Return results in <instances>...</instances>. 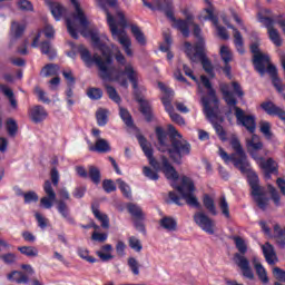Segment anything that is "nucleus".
Returning a JSON list of instances; mask_svg holds the SVG:
<instances>
[{"label":"nucleus","mask_w":285,"mask_h":285,"mask_svg":"<svg viewBox=\"0 0 285 285\" xmlns=\"http://www.w3.org/2000/svg\"><path fill=\"white\" fill-rule=\"evenodd\" d=\"M233 240L235 242V246L238 250V253L234 255L235 264L243 272V277H246L247 279H255V274L250 268V262L248 258H246V256H244L246 253H248V246L246 245V242L239 236H234Z\"/></svg>","instance_id":"9d476101"},{"label":"nucleus","mask_w":285,"mask_h":285,"mask_svg":"<svg viewBox=\"0 0 285 285\" xmlns=\"http://www.w3.org/2000/svg\"><path fill=\"white\" fill-rule=\"evenodd\" d=\"M158 88L161 92L165 94V97L161 98L165 110L169 114V117L175 114V108L173 107L170 97H174L175 92L168 88L164 82H158Z\"/></svg>","instance_id":"f3484780"},{"label":"nucleus","mask_w":285,"mask_h":285,"mask_svg":"<svg viewBox=\"0 0 285 285\" xmlns=\"http://www.w3.org/2000/svg\"><path fill=\"white\" fill-rule=\"evenodd\" d=\"M102 188L105 193H115V190H117V186L115 185V181H112L111 179H105L102 181Z\"/></svg>","instance_id":"680f3d73"},{"label":"nucleus","mask_w":285,"mask_h":285,"mask_svg":"<svg viewBox=\"0 0 285 285\" xmlns=\"http://www.w3.org/2000/svg\"><path fill=\"white\" fill-rule=\"evenodd\" d=\"M255 161H257L259 168L265 171L266 179H271V175L277 173V163L273 158L266 160L264 157L258 156V159H255Z\"/></svg>","instance_id":"6ab92c4d"},{"label":"nucleus","mask_w":285,"mask_h":285,"mask_svg":"<svg viewBox=\"0 0 285 285\" xmlns=\"http://www.w3.org/2000/svg\"><path fill=\"white\" fill-rule=\"evenodd\" d=\"M203 205L205 206L206 210L210 213V215H217V207L215 206V199H213L210 195L205 194L203 196Z\"/></svg>","instance_id":"f704fd0d"},{"label":"nucleus","mask_w":285,"mask_h":285,"mask_svg":"<svg viewBox=\"0 0 285 285\" xmlns=\"http://www.w3.org/2000/svg\"><path fill=\"white\" fill-rule=\"evenodd\" d=\"M165 6L161 4V0H157L156 6L160 12H164L167 19L173 21L174 28H177L183 35V37H190V26L194 24V17L190 13L186 14V20L175 18V7H173V0H164Z\"/></svg>","instance_id":"6e6552de"},{"label":"nucleus","mask_w":285,"mask_h":285,"mask_svg":"<svg viewBox=\"0 0 285 285\" xmlns=\"http://www.w3.org/2000/svg\"><path fill=\"white\" fill-rule=\"evenodd\" d=\"M23 32H26V24H21L17 21L11 22V37L13 41L21 39V37H23Z\"/></svg>","instance_id":"7c9ffc66"},{"label":"nucleus","mask_w":285,"mask_h":285,"mask_svg":"<svg viewBox=\"0 0 285 285\" xmlns=\"http://www.w3.org/2000/svg\"><path fill=\"white\" fill-rule=\"evenodd\" d=\"M0 90L4 97L9 98V101L13 108H17V99L14 98V91L8 86L0 83Z\"/></svg>","instance_id":"58836bf2"},{"label":"nucleus","mask_w":285,"mask_h":285,"mask_svg":"<svg viewBox=\"0 0 285 285\" xmlns=\"http://www.w3.org/2000/svg\"><path fill=\"white\" fill-rule=\"evenodd\" d=\"M115 59H116L117 63H119V66H125V67H124V69H121V67H119L118 69H115V67H108V70H111L112 77H117V75L120 71L124 72V70H126V66H131V68H134V70H135V66H132V63L126 62V56H124V53H121V51H118L115 55Z\"/></svg>","instance_id":"b1692460"},{"label":"nucleus","mask_w":285,"mask_h":285,"mask_svg":"<svg viewBox=\"0 0 285 285\" xmlns=\"http://www.w3.org/2000/svg\"><path fill=\"white\" fill-rule=\"evenodd\" d=\"M18 250L22 254L26 255V257H38L39 256V249L33 246H21L18 247Z\"/></svg>","instance_id":"37998d69"},{"label":"nucleus","mask_w":285,"mask_h":285,"mask_svg":"<svg viewBox=\"0 0 285 285\" xmlns=\"http://www.w3.org/2000/svg\"><path fill=\"white\" fill-rule=\"evenodd\" d=\"M218 206L227 219H230V208L228 207V202L226 200V196H222L218 202Z\"/></svg>","instance_id":"09e8293b"},{"label":"nucleus","mask_w":285,"mask_h":285,"mask_svg":"<svg viewBox=\"0 0 285 285\" xmlns=\"http://www.w3.org/2000/svg\"><path fill=\"white\" fill-rule=\"evenodd\" d=\"M207 119L210 120V122L214 126V130L216 131V134L218 135L219 139H222V141H226V130H224V127L219 124H224V118L222 116H219V105H217V112L214 116H208L207 114H205ZM219 121V124L217 122Z\"/></svg>","instance_id":"a211bd4d"},{"label":"nucleus","mask_w":285,"mask_h":285,"mask_svg":"<svg viewBox=\"0 0 285 285\" xmlns=\"http://www.w3.org/2000/svg\"><path fill=\"white\" fill-rule=\"evenodd\" d=\"M18 7L23 12H32V10H35V8L32 7V2H30L29 0H20L18 2Z\"/></svg>","instance_id":"0e129e2a"},{"label":"nucleus","mask_w":285,"mask_h":285,"mask_svg":"<svg viewBox=\"0 0 285 285\" xmlns=\"http://www.w3.org/2000/svg\"><path fill=\"white\" fill-rule=\"evenodd\" d=\"M88 177L96 185L101 184V171L95 166H89Z\"/></svg>","instance_id":"ea45409f"},{"label":"nucleus","mask_w":285,"mask_h":285,"mask_svg":"<svg viewBox=\"0 0 285 285\" xmlns=\"http://www.w3.org/2000/svg\"><path fill=\"white\" fill-rule=\"evenodd\" d=\"M235 117L238 124H242L246 130L250 132V135H255V130H257V124L255 122V116L246 115L242 108L235 106Z\"/></svg>","instance_id":"4468645a"},{"label":"nucleus","mask_w":285,"mask_h":285,"mask_svg":"<svg viewBox=\"0 0 285 285\" xmlns=\"http://www.w3.org/2000/svg\"><path fill=\"white\" fill-rule=\"evenodd\" d=\"M138 141L151 168H154L155 170H163L166 179H170L171 181H177V179H179V173H177V169H175V167L170 164L168 157L161 155L160 161L157 160V158H155V156L153 155V146L148 142L146 137L139 135Z\"/></svg>","instance_id":"20e7f679"},{"label":"nucleus","mask_w":285,"mask_h":285,"mask_svg":"<svg viewBox=\"0 0 285 285\" xmlns=\"http://www.w3.org/2000/svg\"><path fill=\"white\" fill-rule=\"evenodd\" d=\"M194 222L208 235H215V220H213L204 212H197L194 214Z\"/></svg>","instance_id":"2eb2a0df"},{"label":"nucleus","mask_w":285,"mask_h":285,"mask_svg":"<svg viewBox=\"0 0 285 285\" xmlns=\"http://www.w3.org/2000/svg\"><path fill=\"white\" fill-rule=\"evenodd\" d=\"M127 209L130 213V215L134 216V219H146V215H144V210L138 205L129 204L127 206Z\"/></svg>","instance_id":"4c0bfd02"},{"label":"nucleus","mask_w":285,"mask_h":285,"mask_svg":"<svg viewBox=\"0 0 285 285\" xmlns=\"http://www.w3.org/2000/svg\"><path fill=\"white\" fill-rule=\"evenodd\" d=\"M220 92L223 94V97L227 106H233L234 108L235 106H237V99H235V96L233 95V92L228 90L227 83L220 85Z\"/></svg>","instance_id":"2f4dec72"},{"label":"nucleus","mask_w":285,"mask_h":285,"mask_svg":"<svg viewBox=\"0 0 285 285\" xmlns=\"http://www.w3.org/2000/svg\"><path fill=\"white\" fill-rule=\"evenodd\" d=\"M205 3H207L208 6V8L205 9V12L208 14L207 19H209V21H212L214 26H216L218 37H220V39L224 40L229 39L228 31L226 30V28L219 26V20L215 16V7H213V2H210V0H205Z\"/></svg>","instance_id":"dca6fc26"},{"label":"nucleus","mask_w":285,"mask_h":285,"mask_svg":"<svg viewBox=\"0 0 285 285\" xmlns=\"http://www.w3.org/2000/svg\"><path fill=\"white\" fill-rule=\"evenodd\" d=\"M131 35L135 37L136 41L140 46H146V36L144 35V31L139 28L137 24H131Z\"/></svg>","instance_id":"c9c22d12"},{"label":"nucleus","mask_w":285,"mask_h":285,"mask_svg":"<svg viewBox=\"0 0 285 285\" xmlns=\"http://www.w3.org/2000/svg\"><path fill=\"white\" fill-rule=\"evenodd\" d=\"M264 257L271 266L277 264V254L275 253V247L271 243H265L262 245Z\"/></svg>","instance_id":"5701e85b"},{"label":"nucleus","mask_w":285,"mask_h":285,"mask_svg":"<svg viewBox=\"0 0 285 285\" xmlns=\"http://www.w3.org/2000/svg\"><path fill=\"white\" fill-rule=\"evenodd\" d=\"M105 87H106L109 99H111V101H115V104H121V97H119L117 89H115V87L110 85H105Z\"/></svg>","instance_id":"8fccbe9b"},{"label":"nucleus","mask_w":285,"mask_h":285,"mask_svg":"<svg viewBox=\"0 0 285 285\" xmlns=\"http://www.w3.org/2000/svg\"><path fill=\"white\" fill-rule=\"evenodd\" d=\"M160 226L165 228V230H177V220L170 217H164L160 219Z\"/></svg>","instance_id":"79ce46f5"},{"label":"nucleus","mask_w":285,"mask_h":285,"mask_svg":"<svg viewBox=\"0 0 285 285\" xmlns=\"http://www.w3.org/2000/svg\"><path fill=\"white\" fill-rule=\"evenodd\" d=\"M194 36L196 37L197 41L193 47V50L195 51L197 46H199V43H203V48H206V41H204V38L202 37V29L199 28V24H196L194 22Z\"/></svg>","instance_id":"49530a36"},{"label":"nucleus","mask_w":285,"mask_h":285,"mask_svg":"<svg viewBox=\"0 0 285 285\" xmlns=\"http://www.w3.org/2000/svg\"><path fill=\"white\" fill-rule=\"evenodd\" d=\"M118 22L115 20V17L110 14V11H107V23L109 26V30L111 32V37L115 41H118L120 46H122L127 57H132V41L128 37L126 32V28H128V21H126V16L124 12H117Z\"/></svg>","instance_id":"423d86ee"},{"label":"nucleus","mask_w":285,"mask_h":285,"mask_svg":"<svg viewBox=\"0 0 285 285\" xmlns=\"http://www.w3.org/2000/svg\"><path fill=\"white\" fill-rule=\"evenodd\" d=\"M273 275L278 282H285V271L279 267L273 268Z\"/></svg>","instance_id":"338daca9"},{"label":"nucleus","mask_w":285,"mask_h":285,"mask_svg":"<svg viewBox=\"0 0 285 285\" xmlns=\"http://www.w3.org/2000/svg\"><path fill=\"white\" fill-rule=\"evenodd\" d=\"M62 77H65L68 88H72V86H75L76 79H75V76L72 75V71L70 70L62 71Z\"/></svg>","instance_id":"69168bd1"},{"label":"nucleus","mask_w":285,"mask_h":285,"mask_svg":"<svg viewBox=\"0 0 285 285\" xmlns=\"http://www.w3.org/2000/svg\"><path fill=\"white\" fill-rule=\"evenodd\" d=\"M272 200L274 202L275 206H282L281 199L282 197L279 196V191L273 185L267 186Z\"/></svg>","instance_id":"4d7b16f0"},{"label":"nucleus","mask_w":285,"mask_h":285,"mask_svg":"<svg viewBox=\"0 0 285 285\" xmlns=\"http://www.w3.org/2000/svg\"><path fill=\"white\" fill-rule=\"evenodd\" d=\"M24 204H32L39 202V195L35 191H28L23 194Z\"/></svg>","instance_id":"e2e57ef3"},{"label":"nucleus","mask_w":285,"mask_h":285,"mask_svg":"<svg viewBox=\"0 0 285 285\" xmlns=\"http://www.w3.org/2000/svg\"><path fill=\"white\" fill-rule=\"evenodd\" d=\"M185 53L191 63H199L200 61L203 70H205L209 77H215V68L213 67L210 59L206 56V47L204 48V42H199L196 46V50L193 49L190 42H185Z\"/></svg>","instance_id":"1a4fd4ad"},{"label":"nucleus","mask_w":285,"mask_h":285,"mask_svg":"<svg viewBox=\"0 0 285 285\" xmlns=\"http://www.w3.org/2000/svg\"><path fill=\"white\" fill-rule=\"evenodd\" d=\"M89 149L95 153H110V144L104 138H98L95 146Z\"/></svg>","instance_id":"473e14b6"},{"label":"nucleus","mask_w":285,"mask_h":285,"mask_svg":"<svg viewBox=\"0 0 285 285\" xmlns=\"http://www.w3.org/2000/svg\"><path fill=\"white\" fill-rule=\"evenodd\" d=\"M78 52L87 66L96 63L99 70V77L102 79V81H117V83H119V86L122 88H128L129 80L134 90L139 88V71H137V69L132 68L130 65H127L124 71H118L116 76H112V69H108V66L112 63V56L109 51H102V57L98 53H95L92 57L90 51L83 47V45H80L78 47Z\"/></svg>","instance_id":"f03ea898"},{"label":"nucleus","mask_w":285,"mask_h":285,"mask_svg":"<svg viewBox=\"0 0 285 285\" xmlns=\"http://www.w3.org/2000/svg\"><path fill=\"white\" fill-rule=\"evenodd\" d=\"M96 255L99 256L101 262H110L114 258L112 256V245L106 244L100 247V250L96 252Z\"/></svg>","instance_id":"c85d7f7f"},{"label":"nucleus","mask_w":285,"mask_h":285,"mask_svg":"<svg viewBox=\"0 0 285 285\" xmlns=\"http://www.w3.org/2000/svg\"><path fill=\"white\" fill-rule=\"evenodd\" d=\"M160 170L157 169H153L148 166L142 167V173L145 175V177H147L148 179H151V181H157V179H159V173Z\"/></svg>","instance_id":"3c124183"},{"label":"nucleus","mask_w":285,"mask_h":285,"mask_svg":"<svg viewBox=\"0 0 285 285\" xmlns=\"http://www.w3.org/2000/svg\"><path fill=\"white\" fill-rule=\"evenodd\" d=\"M124 197H126L127 199H130V197H132V194L130 191V186H128V184H126V181L121 180V178L116 180Z\"/></svg>","instance_id":"864d4df0"},{"label":"nucleus","mask_w":285,"mask_h":285,"mask_svg":"<svg viewBox=\"0 0 285 285\" xmlns=\"http://www.w3.org/2000/svg\"><path fill=\"white\" fill-rule=\"evenodd\" d=\"M40 51L42 55H46V57H48L50 61L57 58V49H55V47H52V43H50V41L48 40L40 43Z\"/></svg>","instance_id":"bb28decb"},{"label":"nucleus","mask_w":285,"mask_h":285,"mask_svg":"<svg viewBox=\"0 0 285 285\" xmlns=\"http://www.w3.org/2000/svg\"><path fill=\"white\" fill-rule=\"evenodd\" d=\"M118 22L115 20V17L110 14V11H107V23L109 26V30L111 32V37L115 41H118L120 46H122L127 57H132V41L128 37L126 32V28H128V21H126V16L124 12H117Z\"/></svg>","instance_id":"39448f33"},{"label":"nucleus","mask_w":285,"mask_h":285,"mask_svg":"<svg viewBox=\"0 0 285 285\" xmlns=\"http://www.w3.org/2000/svg\"><path fill=\"white\" fill-rule=\"evenodd\" d=\"M57 210L65 219H70V208L63 200L57 202Z\"/></svg>","instance_id":"a18cd8bd"},{"label":"nucleus","mask_w":285,"mask_h":285,"mask_svg":"<svg viewBox=\"0 0 285 285\" xmlns=\"http://www.w3.org/2000/svg\"><path fill=\"white\" fill-rule=\"evenodd\" d=\"M43 190L47 196H45L40 199V204L45 208H52V202H55V199H57V194L55 193V189L52 188V183H50V180L45 181Z\"/></svg>","instance_id":"aec40b11"},{"label":"nucleus","mask_w":285,"mask_h":285,"mask_svg":"<svg viewBox=\"0 0 285 285\" xmlns=\"http://www.w3.org/2000/svg\"><path fill=\"white\" fill-rule=\"evenodd\" d=\"M0 259H2L4 264H14V262H17V255H14L13 253H8L0 256Z\"/></svg>","instance_id":"774afa93"},{"label":"nucleus","mask_w":285,"mask_h":285,"mask_svg":"<svg viewBox=\"0 0 285 285\" xmlns=\"http://www.w3.org/2000/svg\"><path fill=\"white\" fill-rule=\"evenodd\" d=\"M230 146L234 150L232 155H228L224 148L219 147L218 155L225 161V164H233L234 168L239 170L242 175H247V181L250 187V195L254 197V202L256 206L261 208V210H266L268 208V204L271 199L266 197V188L259 185V176L255 171H253V167L250 166V161H248V156L242 147V141L239 138L233 137L230 139Z\"/></svg>","instance_id":"f257e3e1"},{"label":"nucleus","mask_w":285,"mask_h":285,"mask_svg":"<svg viewBox=\"0 0 285 285\" xmlns=\"http://www.w3.org/2000/svg\"><path fill=\"white\" fill-rule=\"evenodd\" d=\"M247 153H249L253 159H258L257 150H262L264 148V144L259 139V136L253 134L252 138L246 139Z\"/></svg>","instance_id":"412c9836"},{"label":"nucleus","mask_w":285,"mask_h":285,"mask_svg":"<svg viewBox=\"0 0 285 285\" xmlns=\"http://www.w3.org/2000/svg\"><path fill=\"white\" fill-rule=\"evenodd\" d=\"M87 97L94 101H97L104 97V91H101L99 88L91 87L87 90Z\"/></svg>","instance_id":"603ef678"},{"label":"nucleus","mask_w":285,"mask_h":285,"mask_svg":"<svg viewBox=\"0 0 285 285\" xmlns=\"http://www.w3.org/2000/svg\"><path fill=\"white\" fill-rule=\"evenodd\" d=\"M258 19L261 23H264L265 28L267 29V33L272 43H274V46L277 48L282 47V36H279V31L275 28V20H273L271 17H264L262 14L258 16Z\"/></svg>","instance_id":"ddd939ff"},{"label":"nucleus","mask_w":285,"mask_h":285,"mask_svg":"<svg viewBox=\"0 0 285 285\" xmlns=\"http://www.w3.org/2000/svg\"><path fill=\"white\" fill-rule=\"evenodd\" d=\"M156 137L158 140V150L159 153H168L169 159L174 161V164H181V159H184L185 155H190V145L184 136L175 138L171 137L170 144H168V134L164 128L156 127Z\"/></svg>","instance_id":"7ed1b4c3"},{"label":"nucleus","mask_w":285,"mask_h":285,"mask_svg":"<svg viewBox=\"0 0 285 285\" xmlns=\"http://www.w3.org/2000/svg\"><path fill=\"white\" fill-rule=\"evenodd\" d=\"M250 52L254 53L253 63L255 70L264 77L266 75V67L271 63V57L259 51V42L250 45Z\"/></svg>","instance_id":"f8f14e48"},{"label":"nucleus","mask_w":285,"mask_h":285,"mask_svg":"<svg viewBox=\"0 0 285 285\" xmlns=\"http://www.w3.org/2000/svg\"><path fill=\"white\" fill-rule=\"evenodd\" d=\"M261 132L266 137V139H271L273 137V132L271 131V122L262 120L259 122Z\"/></svg>","instance_id":"5fc2aeb1"},{"label":"nucleus","mask_w":285,"mask_h":285,"mask_svg":"<svg viewBox=\"0 0 285 285\" xmlns=\"http://www.w3.org/2000/svg\"><path fill=\"white\" fill-rule=\"evenodd\" d=\"M176 190L179 193L175 191H169V199L176 204V206H184V203H181V199L185 200V204L187 206H191L193 208H199V199L197 196H195V184L193 180L186 176L181 178V184L175 187Z\"/></svg>","instance_id":"0eeeda50"},{"label":"nucleus","mask_w":285,"mask_h":285,"mask_svg":"<svg viewBox=\"0 0 285 285\" xmlns=\"http://www.w3.org/2000/svg\"><path fill=\"white\" fill-rule=\"evenodd\" d=\"M119 115L124 124H126L128 128H132V126H135V122L132 121V116L130 115V111H128V109L120 107Z\"/></svg>","instance_id":"a19ab883"},{"label":"nucleus","mask_w":285,"mask_h":285,"mask_svg":"<svg viewBox=\"0 0 285 285\" xmlns=\"http://www.w3.org/2000/svg\"><path fill=\"white\" fill-rule=\"evenodd\" d=\"M137 101L140 104V112L144 115L147 121H153V109L150 108V104L148 101L137 98Z\"/></svg>","instance_id":"72a5a7b5"},{"label":"nucleus","mask_w":285,"mask_h":285,"mask_svg":"<svg viewBox=\"0 0 285 285\" xmlns=\"http://www.w3.org/2000/svg\"><path fill=\"white\" fill-rule=\"evenodd\" d=\"M9 282H16V284H28L29 278L23 272L13 271L7 275Z\"/></svg>","instance_id":"cd10ccee"},{"label":"nucleus","mask_w":285,"mask_h":285,"mask_svg":"<svg viewBox=\"0 0 285 285\" xmlns=\"http://www.w3.org/2000/svg\"><path fill=\"white\" fill-rule=\"evenodd\" d=\"M29 117L33 124H39L48 117V111L41 105L33 106L29 111Z\"/></svg>","instance_id":"4be33fe9"},{"label":"nucleus","mask_w":285,"mask_h":285,"mask_svg":"<svg viewBox=\"0 0 285 285\" xmlns=\"http://www.w3.org/2000/svg\"><path fill=\"white\" fill-rule=\"evenodd\" d=\"M96 119L98 126H106L108 124V110L102 108L98 109L96 111Z\"/></svg>","instance_id":"c03bdc74"},{"label":"nucleus","mask_w":285,"mask_h":285,"mask_svg":"<svg viewBox=\"0 0 285 285\" xmlns=\"http://www.w3.org/2000/svg\"><path fill=\"white\" fill-rule=\"evenodd\" d=\"M220 57L224 63H230V61H233V52H230V49L226 46L220 48Z\"/></svg>","instance_id":"6e6d98bb"},{"label":"nucleus","mask_w":285,"mask_h":285,"mask_svg":"<svg viewBox=\"0 0 285 285\" xmlns=\"http://www.w3.org/2000/svg\"><path fill=\"white\" fill-rule=\"evenodd\" d=\"M17 130H19L17 121H14L12 118H9L7 120V132H9L10 137H14L17 135Z\"/></svg>","instance_id":"13d9d810"},{"label":"nucleus","mask_w":285,"mask_h":285,"mask_svg":"<svg viewBox=\"0 0 285 285\" xmlns=\"http://www.w3.org/2000/svg\"><path fill=\"white\" fill-rule=\"evenodd\" d=\"M252 262L254 264V268L261 282L263 284H268V274L266 273V268H264V265L259 263V259H257V257H254Z\"/></svg>","instance_id":"a878e982"},{"label":"nucleus","mask_w":285,"mask_h":285,"mask_svg":"<svg viewBox=\"0 0 285 285\" xmlns=\"http://www.w3.org/2000/svg\"><path fill=\"white\" fill-rule=\"evenodd\" d=\"M41 72L45 77H55L59 72V67L58 65L49 63L42 68Z\"/></svg>","instance_id":"de8ad7c7"},{"label":"nucleus","mask_w":285,"mask_h":285,"mask_svg":"<svg viewBox=\"0 0 285 285\" xmlns=\"http://www.w3.org/2000/svg\"><path fill=\"white\" fill-rule=\"evenodd\" d=\"M92 213L96 217V219H98L99 223H101V226L104 228H110V219L108 218V215L101 213L99 210V207L96 205L91 206Z\"/></svg>","instance_id":"c756f323"},{"label":"nucleus","mask_w":285,"mask_h":285,"mask_svg":"<svg viewBox=\"0 0 285 285\" xmlns=\"http://www.w3.org/2000/svg\"><path fill=\"white\" fill-rule=\"evenodd\" d=\"M78 255H79V257H81V259H86V262H89V264H95V262H97V259L95 257L89 255L88 249L79 248Z\"/></svg>","instance_id":"bf43d9fd"},{"label":"nucleus","mask_w":285,"mask_h":285,"mask_svg":"<svg viewBox=\"0 0 285 285\" xmlns=\"http://www.w3.org/2000/svg\"><path fill=\"white\" fill-rule=\"evenodd\" d=\"M200 80L203 86H205V88L208 90L207 96L202 97L204 112L205 115H208V117H214V115H217L219 99H217V94L215 92V89H213V85L210 83L208 77L200 76Z\"/></svg>","instance_id":"9b49d317"},{"label":"nucleus","mask_w":285,"mask_h":285,"mask_svg":"<svg viewBox=\"0 0 285 285\" xmlns=\"http://www.w3.org/2000/svg\"><path fill=\"white\" fill-rule=\"evenodd\" d=\"M70 1L76 10V12L73 13V19L79 21V23H80V26H82V28H88V19L86 18L83 10L79 6V1L78 0H70Z\"/></svg>","instance_id":"393cba45"},{"label":"nucleus","mask_w":285,"mask_h":285,"mask_svg":"<svg viewBox=\"0 0 285 285\" xmlns=\"http://www.w3.org/2000/svg\"><path fill=\"white\" fill-rule=\"evenodd\" d=\"M129 246L132 248V250H136V253H141V248H144L141 246V242L135 236L129 238Z\"/></svg>","instance_id":"052dcab7"},{"label":"nucleus","mask_w":285,"mask_h":285,"mask_svg":"<svg viewBox=\"0 0 285 285\" xmlns=\"http://www.w3.org/2000/svg\"><path fill=\"white\" fill-rule=\"evenodd\" d=\"M49 8L51 10V14L55 17L56 21H59L61 17L63 16V12H66V9L59 3V2H51L49 4Z\"/></svg>","instance_id":"e433bc0d"}]
</instances>
